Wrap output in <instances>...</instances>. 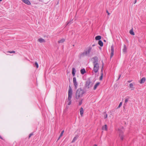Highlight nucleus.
Wrapping results in <instances>:
<instances>
[{
  "label": "nucleus",
  "mask_w": 146,
  "mask_h": 146,
  "mask_svg": "<svg viewBox=\"0 0 146 146\" xmlns=\"http://www.w3.org/2000/svg\"><path fill=\"white\" fill-rule=\"evenodd\" d=\"M93 59L94 60L93 62L94 66L93 70L95 73H96L98 72L99 68V64L98 62V58L96 56H95L93 58Z\"/></svg>",
  "instance_id": "obj_1"
},
{
  "label": "nucleus",
  "mask_w": 146,
  "mask_h": 146,
  "mask_svg": "<svg viewBox=\"0 0 146 146\" xmlns=\"http://www.w3.org/2000/svg\"><path fill=\"white\" fill-rule=\"evenodd\" d=\"M84 93V91L81 88H79L76 91V98L78 99L82 97Z\"/></svg>",
  "instance_id": "obj_2"
},
{
  "label": "nucleus",
  "mask_w": 146,
  "mask_h": 146,
  "mask_svg": "<svg viewBox=\"0 0 146 146\" xmlns=\"http://www.w3.org/2000/svg\"><path fill=\"white\" fill-rule=\"evenodd\" d=\"M93 83L91 82L90 80H88L86 82L85 84V89L86 90L88 91L89 90L93 84Z\"/></svg>",
  "instance_id": "obj_3"
},
{
  "label": "nucleus",
  "mask_w": 146,
  "mask_h": 146,
  "mask_svg": "<svg viewBox=\"0 0 146 146\" xmlns=\"http://www.w3.org/2000/svg\"><path fill=\"white\" fill-rule=\"evenodd\" d=\"M123 127L119 128L118 129V133H119V137L121 140L123 139V137H124V135L123 134Z\"/></svg>",
  "instance_id": "obj_4"
},
{
  "label": "nucleus",
  "mask_w": 146,
  "mask_h": 146,
  "mask_svg": "<svg viewBox=\"0 0 146 146\" xmlns=\"http://www.w3.org/2000/svg\"><path fill=\"white\" fill-rule=\"evenodd\" d=\"M68 91V98H71L72 94V91L70 87V86Z\"/></svg>",
  "instance_id": "obj_5"
},
{
  "label": "nucleus",
  "mask_w": 146,
  "mask_h": 146,
  "mask_svg": "<svg viewBox=\"0 0 146 146\" xmlns=\"http://www.w3.org/2000/svg\"><path fill=\"white\" fill-rule=\"evenodd\" d=\"M73 81L74 86H75V88L76 89L77 88L78 84L76 81V79L75 77H74L73 78Z\"/></svg>",
  "instance_id": "obj_6"
},
{
  "label": "nucleus",
  "mask_w": 146,
  "mask_h": 146,
  "mask_svg": "<svg viewBox=\"0 0 146 146\" xmlns=\"http://www.w3.org/2000/svg\"><path fill=\"white\" fill-rule=\"evenodd\" d=\"M111 55H110V58H111L112 56L114 54V48L113 45H112L111 46Z\"/></svg>",
  "instance_id": "obj_7"
},
{
  "label": "nucleus",
  "mask_w": 146,
  "mask_h": 146,
  "mask_svg": "<svg viewBox=\"0 0 146 146\" xmlns=\"http://www.w3.org/2000/svg\"><path fill=\"white\" fill-rule=\"evenodd\" d=\"M92 49V48L90 46H89L87 50L85 51L86 54L88 55L90 53Z\"/></svg>",
  "instance_id": "obj_8"
},
{
  "label": "nucleus",
  "mask_w": 146,
  "mask_h": 146,
  "mask_svg": "<svg viewBox=\"0 0 146 146\" xmlns=\"http://www.w3.org/2000/svg\"><path fill=\"white\" fill-rule=\"evenodd\" d=\"M129 99V97L125 98V102L123 104V107L124 108H125V106L127 104V103Z\"/></svg>",
  "instance_id": "obj_9"
},
{
  "label": "nucleus",
  "mask_w": 146,
  "mask_h": 146,
  "mask_svg": "<svg viewBox=\"0 0 146 146\" xmlns=\"http://www.w3.org/2000/svg\"><path fill=\"white\" fill-rule=\"evenodd\" d=\"M25 3L27 5H30L31 3L28 0H21Z\"/></svg>",
  "instance_id": "obj_10"
},
{
  "label": "nucleus",
  "mask_w": 146,
  "mask_h": 146,
  "mask_svg": "<svg viewBox=\"0 0 146 146\" xmlns=\"http://www.w3.org/2000/svg\"><path fill=\"white\" fill-rule=\"evenodd\" d=\"M76 72V70L74 68H72V74L73 76H74Z\"/></svg>",
  "instance_id": "obj_11"
},
{
  "label": "nucleus",
  "mask_w": 146,
  "mask_h": 146,
  "mask_svg": "<svg viewBox=\"0 0 146 146\" xmlns=\"http://www.w3.org/2000/svg\"><path fill=\"white\" fill-rule=\"evenodd\" d=\"M38 40L40 43L45 42V40L42 38H40L38 39Z\"/></svg>",
  "instance_id": "obj_12"
},
{
  "label": "nucleus",
  "mask_w": 146,
  "mask_h": 146,
  "mask_svg": "<svg viewBox=\"0 0 146 146\" xmlns=\"http://www.w3.org/2000/svg\"><path fill=\"white\" fill-rule=\"evenodd\" d=\"M67 102L68 103L67 104L68 105H70L71 104V98L69 99V98H68Z\"/></svg>",
  "instance_id": "obj_13"
},
{
  "label": "nucleus",
  "mask_w": 146,
  "mask_h": 146,
  "mask_svg": "<svg viewBox=\"0 0 146 146\" xmlns=\"http://www.w3.org/2000/svg\"><path fill=\"white\" fill-rule=\"evenodd\" d=\"M84 113V110L83 108L81 107L80 109V113L81 115L82 116Z\"/></svg>",
  "instance_id": "obj_14"
},
{
  "label": "nucleus",
  "mask_w": 146,
  "mask_h": 146,
  "mask_svg": "<svg viewBox=\"0 0 146 146\" xmlns=\"http://www.w3.org/2000/svg\"><path fill=\"white\" fill-rule=\"evenodd\" d=\"M127 48L125 45H124L123 48V51L124 53H125L127 52Z\"/></svg>",
  "instance_id": "obj_15"
},
{
  "label": "nucleus",
  "mask_w": 146,
  "mask_h": 146,
  "mask_svg": "<svg viewBox=\"0 0 146 146\" xmlns=\"http://www.w3.org/2000/svg\"><path fill=\"white\" fill-rule=\"evenodd\" d=\"M100 84V83L99 82H98L95 84L94 88V90H95L97 88L99 85Z\"/></svg>",
  "instance_id": "obj_16"
},
{
  "label": "nucleus",
  "mask_w": 146,
  "mask_h": 146,
  "mask_svg": "<svg viewBox=\"0 0 146 146\" xmlns=\"http://www.w3.org/2000/svg\"><path fill=\"white\" fill-rule=\"evenodd\" d=\"M86 72V70L85 69L83 68L82 69L80 70V72L82 74H83L85 73Z\"/></svg>",
  "instance_id": "obj_17"
},
{
  "label": "nucleus",
  "mask_w": 146,
  "mask_h": 146,
  "mask_svg": "<svg viewBox=\"0 0 146 146\" xmlns=\"http://www.w3.org/2000/svg\"><path fill=\"white\" fill-rule=\"evenodd\" d=\"M145 77H143L141 79L140 83L141 84L144 83L145 81Z\"/></svg>",
  "instance_id": "obj_18"
},
{
  "label": "nucleus",
  "mask_w": 146,
  "mask_h": 146,
  "mask_svg": "<svg viewBox=\"0 0 146 146\" xmlns=\"http://www.w3.org/2000/svg\"><path fill=\"white\" fill-rule=\"evenodd\" d=\"M87 55H87V54H86V52L85 51L84 52H83L82 53L80 54V56L81 57H83V56H87Z\"/></svg>",
  "instance_id": "obj_19"
},
{
  "label": "nucleus",
  "mask_w": 146,
  "mask_h": 146,
  "mask_svg": "<svg viewBox=\"0 0 146 146\" xmlns=\"http://www.w3.org/2000/svg\"><path fill=\"white\" fill-rule=\"evenodd\" d=\"M78 135H76L75 137H74L72 140V142L74 143V142L76 140L78 139Z\"/></svg>",
  "instance_id": "obj_20"
},
{
  "label": "nucleus",
  "mask_w": 146,
  "mask_h": 146,
  "mask_svg": "<svg viewBox=\"0 0 146 146\" xmlns=\"http://www.w3.org/2000/svg\"><path fill=\"white\" fill-rule=\"evenodd\" d=\"M98 44L101 46H102L103 45V44L101 40H99L98 41Z\"/></svg>",
  "instance_id": "obj_21"
},
{
  "label": "nucleus",
  "mask_w": 146,
  "mask_h": 146,
  "mask_svg": "<svg viewBox=\"0 0 146 146\" xmlns=\"http://www.w3.org/2000/svg\"><path fill=\"white\" fill-rule=\"evenodd\" d=\"M102 129L104 130H107V125H106L103 126L102 127Z\"/></svg>",
  "instance_id": "obj_22"
},
{
  "label": "nucleus",
  "mask_w": 146,
  "mask_h": 146,
  "mask_svg": "<svg viewBox=\"0 0 146 146\" xmlns=\"http://www.w3.org/2000/svg\"><path fill=\"white\" fill-rule=\"evenodd\" d=\"M101 36H98L95 37V39L96 40H99L101 39Z\"/></svg>",
  "instance_id": "obj_23"
},
{
  "label": "nucleus",
  "mask_w": 146,
  "mask_h": 146,
  "mask_svg": "<svg viewBox=\"0 0 146 146\" xmlns=\"http://www.w3.org/2000/svg\"><path fill=\"white\" fill-rule=\"evenodd\" d=\"M129 33L130 34L132 35H135V33L133 31L132 29L130 30Z\"/></svg>",
  "instance_id": "obj_24"
},
{
  "label": "nucleus",
  "mask_w": 146,
  "mask_h": 146,
  "mask_svg": "<svg viewBox=\"0 0 146 146\" xmlns=\"http://www.w3.org/2000/svg\"><path fill=\"white\" fill-rule=\"evenodd\" d=\"M133 86V85L132 83H131L129 84V87L132 89L131 90H133L134 89Z\"/></svg>",
  "instance_id": "obj_25"
},
{
  "label": "nucleus",
  "mask_w": 146,
  "mask_h": 146,
  "mask_svg": "<svg viewBox=\"0 0 146 146\" xmlns=\"http://www.w3.org/2000/svg\"><path fill=\"white\" fill-rule=\"evenodd\" d=\"M83 99H80L79 101V105H81L82 104V102Z\"/></svg>",
  "instance_id": "obj_26"
},
{
  "label": "nucleus",
  "mask_w": 146,
  "mask_h": 146,
  "mask_svg": "<svg viewBox=\"0 0 146 146\" xmlns=\"http://www.w3.org/2000/svg\"><path fill=\"white\" fill-rule=\"evenodd\" d=\"M64 130H63L62 131V132H61V133L60 135V136L58 139V140H59L60 138L62 136V135H63V133H64Z\"/></svg>",
  "instance_id": "obj_27"
},
{
  "label": "nucleus",
  "mask_w": 146,
  "mask_h": 146,
  "mask_svg": "<svg viewBox=\"0 0 146 146\" xmlns=\"http://www.w3.org/2000/svg\"><path fill=\"white\" fill-rule=\"evenodd\" d=\"M65 41V39H62L61 40L58 41L59 43H62L63 42Z\"/></svg>",
  "instance_id": "obj_28"
},
{
  "label": "nucleus",
  "mask_w": 146,
  "mask_h": 146,
  "mask_svg": "<svg viewBox=\"0 0 146 146\" xmlns=\"http://www.w3.org/2000/svg\"><path fill=\"white\" fill-rule=\"evenodd\" d=\"M34 65L35 66H36L37 68H38V64L36 62L35 63Z\"/></svg>",
  "instance_id": "obj_29"
},
{
  "label": "nucleus",
  "mask_w": 146,
  "mask_h": 146,
  "mask_svg": "<svg viewBox=\"0 0 146 146\" xmlns=\"http://www.w3.org/2000/svg\"><path fill=\"white\" fill-rule=\"evenodd\" d=\"M102 78H103V73H102V75L101 76H100V80H102Z\"/></svg>",
  "instance_id": "obj_30"
},
{
  "label": "nucleus",
  "mask_w": 146,
  "mask_h": 146,
  "mask_svg": "<svg viewBox=\"0 0 146 146\" xmlns=\"http://www.w3.org/2000/svg\"><path fill=\"white\" fill-rule=\"evenodd\" d=\"M107 117V115L106 114H105L104 115V118H106Z\"/></svg>",
  "instance_id": "obj_31"
},
{
  "label": "nucleus",
  "mask_w": 146,
  "mask_h": 146,
  "mask_svg": "<svg viewBox=\"0 0 146 146\" xmlns=\"http://www.w3.org/2000/svg\"><path fill=\"white\" fill-rule=\"evenodd\" d=\"M122 103L121 102L120 103H119V104L118 106V108H120L122 105Z\"/></svg>",
  "instance_id": "obj_32"
},
{
  "label": "nucleus",
  "mask_w": 146,
  "mask_h": 146,
  "mask_svg": "<svg viewBox=\"0 0 146 146\" xmlns=\"http://www.w3.org/2000/svg\"><path fill=\"white\" fill-rule=\"evenodd\" d=\"M33 135V133H31V134H30L29 136V138H30L31 137V136H32Z\"/></svg>",
  "instance_id": "obj_33"
},
{
  "label": "nucleus",
  "mask_w": 146,
  "mask_h": 146,
  "mask_svg": "<svg viewBox=\"0 0 146 146\" xmlns=\"http://www.w3.org/2000/svg\"><path fill=\"white\" fill-rule=\"evenodd\" d=\"M8 52L9 53H15V52L14 51H8Z\"/></svg>",
  "instance_id": "obj_34"
},
{
  "label": "nucleus",
  "mask_w": 146,
  "mask_h": 146,
  "mask_svg": "<svg viewBox=\"0 0 146 146\" xmlns=\"http://www.w3.org/2000/svg\"><path fill=\"white\" fill-rule=\"evenodd\" d=\"M121 76V75H119L118 78V80H119V78H120V77Z\"/></svg>",
  "instance_id": "obj_35"
},
{
  "label": "nucleus",
  "mask_w": 146,
  "mask_h": 146,
  "mask_svg": "<svg viewBox=\"0 0 146 146\" xmlns=\"http://www.w3.org/2000/svg\"><path fill=\"white\" fill-rule=\"evenodd\" d=\"M107 13H108V15H109L110 14V13H109V12L108 11H106Z\"/></svg>",
  "instance_id": "obj_36"
},
{
  "label": "nucleus",
  "mask_w": 146,
  "mask_h": 146,
  "mask_svg": "<svg viewBox=\"0 0 146 146\" xmlns=\"http://www.w3.org/2000/svg\"><path fill=\"white\" fill-rule=\"evenodd\" d=\"M131 82V80H128L127 82H128L130 83V82Z\"/></svg>",
  "instance_id": "obj_37"
},
{
  "label": "nucleus",
  "mask_w": 146,
  "mask_h": 146,
  "mask_svg": "<svg viewBox=\"0 0 146 146\" xmlns=\"http://www.w3.org/2000/svg\"><path fill=\"white\" fill-rule=\"evenodd\" d=\"M103 64H102V70H101V71H102V69H103Z\"/></svg>",
  "instance_id": "obj_38"
},
{
  "label": "nucleus",
  "mask_w": 146,
  "mask_h": 146,
  "mask_svg": "<svg viewBox=\"0 0 146 146\" xmlns=\"http://www.w3.org/2000/svg\"><path fill=\"white\" fill-rule=\"evenodd\" d=\"M0 139H3V138H2V137L0 135Z\"/></svg>",
  "instance_id": "obj_39"
},
{
  "label": "nucleus",
  "mask_w": 146,
  "mask_h": 146,
  "mask_svg": "<svg viewBox=\"0 0 146 146\" xmlns=\"http://www.w3.org/2000/svg\"><path fill=\"white\" fill-rule=\"evenodd\" d=\"M136 0H135V2L134 3V4L135 3H136Z\"/></svg>",
  "instance_id": "obj_40"
},
{
  "label": "nucleus",
  "mask_w": 146,
  "mask_h": 146,
  "mask_svg": "<svg viewBox=\"0 0 146 146\" xmlns=\"http://www.w3.org/2000/svg\"><path fill=\"white\" fill-rule=\"evenodd\" d=\"M94 146H97V145H94Z\"/></svg>",
  "instance_id": "obj_41"
},
{
  "label": "nucleus",
  "mask_w": 146,
  "mask_h": 146,
  "mask_svg": "<svg viewBox=\"0 0 146 146\" xmlns=\"http://www.w3.org/2000/svg\"><path fill=\"white\" fill-rule=\"evenodd\" d=\"M95 44H93V45H92V46H95Z\"/></svg>",
  "instance_id": "obj_42"
},
{
  "label": "nucleus",
  "mask_w": 146,
  "mask_h": 146,
  "mask_svg": "<svg viewBox=\"0 0 146 146\" xmlns=\"http://www.w3.org/2000/svg\"><path fill=\"white\" fill-rule=\"evenodd\" d=\"M70 22H70V21L69 22H68V23H67V25L68 24L70 23Z\"/></svg>",
  "instance_id": "obj_43"
},
{
  "label": "nucleus",
  "mask_w": 146,
  "mask_h": 146,
  "mask_svg": "<svg viewBox=\"0 0 146 146\" xmlns=\"http://www.w3.org/2000/svg\"><path fill=\"white\" fill-rule=\"evenodd\" d=\"M66 108H68V106L67 107V106H66Z\"/></svg>",
  "instance_id": "obj_44"
},
{
  "label": "nucleus",
  "mask_w": 146,
  "mask_h": 146,
  "mask_svg": "<svg viewBox=\"0 0 146 146\" xmlns=\"http://www.w3.org/2000/svg\"><path fill=\"white\" fill-rule=\"evenodd\" d=\"M2 0H0V2L1 1H2Z\"/></svg>",
  "instance_id": "obj_45"
},
{
  "label": "nucleus",
  "mask_w": 146,
  "mask_h": 146,
  "mask_svg": "<svg viewBox=\"0 0 146 146\" xmlns=\"http://www.w3.org/2000/svg\"><path fill=\"white\" fill-rule=\"evenodd\" d=\"M104 41H105H105H106V40H104Z\"/></svg>",
  "instance_id": "obj_46"
}]
</instances>
